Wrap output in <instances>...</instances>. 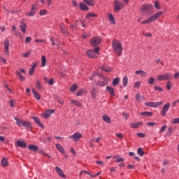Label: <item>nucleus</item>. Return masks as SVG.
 I'll return each mask as SVG.
<instances>
[{
    "label": "nucleus",
    "instance_id": "a878e982",
    "mask_svg": "<svg viewBox=\"0 0 179 179\" xmlns=\"http://www.w3.org/2000/svg\"><path fill=\"white\" fill-rule=\"evenodd\" d=\"M55 146H56L57 149L58 150H59V152H61V153L62 155L65 154V150H64V148L62 147V145H61L59 144H56Z\"/></svg>",
    "mask_w": 179,
    "mask_h": 179
},
{
    "label": "nucleus",
    "instance_id": "f8f14e48",
    "mask_svg": "<svg viewBox=\"0 0 179 179\" xmlns=\"http://www.w3.org/2000/svg\"><path fill=\"white\" fill-rule=\"evenodd\" d=\"M20 29L21 31L24 34H25L26 29H27V24H26V22H24L21 21V24H20Z\"/></svg>",
    "mask_w": 179,
    "mask_h": 179
},
{
    "label": "nucleus",
    "instance_id": "7c9ffc66",
    "mask_svg": "<svg viewBox=\"0 0 179 179\" xmlns=\"http://www.w3.org/2000/svg\"><path fill=\"white\" fill-rule=\"evenodd\" d=\"M83 2L89 6H94V0H83Z\"/></svg>",
    "mask_w": 179,
    "mask_h": 179
},
{
    "label": "nucleus",
    "instance_id": "4c0bfd02",
    "mask_svg": "<svg viewBox=\"0 0 179 179\" xmlns=\"http://www.w3.org/2000/svg\"><path fill=\"white\" fill-rule=\"evenodd\" d=\"M120 83V78H115L112 83L113 86H117Z\"/></svg>",
    "mask_w": 179,
    "mask_h": 179
},
{
    "label": "nucleus",
    "instance_id": "f3484780",
    "mask_svg": "<svg viewBox=\"0 0 179 179\" xmlns=\"http://www.w3.org/2000/svg\"><path fill=\"white\" fill-rule=\"evenodd\" d=\"M22 127L27 128V129H31V128H33V127L31 126V123H30V122L24 120Z\"/></svg>",
    "mask_w": 179,
    "mask_h": 179
},
{
    "label": "nucleus",
    "instance_id": "6e6d98bb",
    "mask_svg": "<svg viewBox=\"0 0 179 179\" xmlns=\"http://www.w3.org/2000/svg\"><path fill=\"white\" fill-rule=\"evenodd\" d=\"M139 86H141V81H137L136 83H135L134 84V87L136 89L138 87H139Z\"/></svg>",
    "mask_w": 179,
    "mask_h": 179
},
{
    "label": "nucleus",
    "instance_id": "393cba45",
    "mask_svg": "<svg viewBox=\"0 0 179 179\" xmlns=\"http://www.w3.org/2000/svg\"><path fill=\"white\" fill-rule=\"evenodd\" d=\"M101 71H104L105 72H111L113 69L110 66H102L101 68Z\"/></svg>",
    "mask_w": 179,
    "mask_h": 179
},
{
    "label": "nucleus",
    "instance_id": "79ce46f5",
    "mask_svg": "<svg viewBox=\"0 0 179 179\" xmlns=\"http://www.w3.org/2000/svg\"><path fill=\"white\" fill-rule=\"evenodd\" d=\"M36 87L39 90H41V89H42V87H41V82H40V80H36Z\"/></svg>",
    "mask_w": 179,
    "mask_h": 179
},
{
    "label": "nucleus",
    "instance_id": "09e8293b",
    "mask_svg": "<svg viewBox=\"0 0 179 179\" xmlns=\"http://www.w3.org/2000/svg\"><path fill=\"white\" fill-rule=\"evenodd\" d=\"M148 83H149V85H154L155 78H153V77L150 78L148 80Z\"/></svg>",
    "mask_w": 179,
    "mask_h": 179
},
{
    "label": "nucleus",
    "instance_id": "58836bf2",
    "mask_svg": "<svg viewBox=\"0 0 179 179\" xmlns=\"http://www.w3.org/2000/svg\"><path fill=\"white\" fill-rule=\"evenodd\" d=\"M90 17H97V15L93 13H89L86 15V19H89Z\"/></svg>",
    "mask_w": 179,
    "mask_h": 179
},
{
    "label": "nucleus",
    "instance_id": "bb28decb",
    "mask_svg": "<svg viewBox=\"0 0 179 179\" xmlns=\"http://www.w3.org/2000/svg\"><path fill=\"white\" fill-rule=\"evenodd\" d=\"M80 9L81 10H89V7L85 3H80Z\"/></svg>",
    "mask_w": 179,
    "mask_h": 179
},
{
    "label": "nucleus",
    "instance_id": "4468645a",
    "mask_svg": "<svg viewBox=\"0 0 179 179\" xmlns=\"http://www.w3.org/2000/svg\"><path fill=\"white\" fill-rule=\"evenodd\" d=\"M36 12H37V5L34 4L31 7V10L28 14L29 16H34L36 15Z\"/></svg>",
    "mask_w": 179,
    "mask_h": 179
},
{
    "label": "nucleus",
    "instance_id": "0eeeda50",
    "mask_svg": "<svg viewBox=\"0 0 179 179\" xmlns=\"http://www.w3.org/2000/svg\"><path fill=\"white\" fill-rule=\"evenodd\" d=\"M163 15L162 12L157 13L155 15L151 16L150 18H148V22L152 23V22H155V20H157L159 19V17Z\"/></svg>",
    "mask_w": 179,
    "mask_h": 179
},
{
    "label": "nucleus",
    "instance_id": "69168bd1",
    "mask_svg": "<svg viewBox=\"0 0 179 179\" xmlns=\"http://www.w3.org/2000/svg\"><path fill=\"white\" fill-rule=\"evenodd\" d=\"M137 136L140 138H145V134H143V133H137Z\"/></svg>",
    "mask_w": 179,
    "mask_h": 179
},
{
    "label": "nucleus",
    "instance_id": "6ab92c4d",
    "mask_svg": "<svg viewBox=\"0 0 179 179\" xmlns=\"http://www.w3.org/2000/svg\"><path fill=\"white\" fill-rule=\"evenodd\" d=\"M87 55L89 58H96V55H95L94 52L93 51V50H89L87 52Z\"/></svg>",
    "mask_w": 179,
    "mask_h": 179
},
{
    "label": "nucleus",
    "instance_id": "bf43d9fd",
    "mask_svg": "<svg viewBox=\"0 0 179 179\" xmlns=\"http://www.w3.org/2000/svg\"><path fill=\"white\" fill-rule=\"evenodd\" d=\"M116 136H117V138H119L120 139H122L124 135L122 134L116 133Z\"/></svg>",
    "mask_w": 179,
    "mask_h": 179
},
{
    "label": "nucleus",
    "instance_id": "dca6fc26",
    "mask_svg": "<svg viewBox=\"0 0 179 179\" xmlns=\"http://www.w3.org/2000/svg\"><path fill=\"white\" fill-rule=\"evenodd\" d=\"M14 120L16 121V124L17 125V127H23L24 120L17 117H15Z\"/></svg>",
    "mask_w": 179,
    "mask_h": 179
},
{
    "label": "nucleus",
    "instance_id": "ea45409f",
    "mask_svg": "<svg viewBox=\"0 0 179 179\" xmlns=\"http://www.w3.org/2000/svg\"><path fill=\"white\" fill-rule=\"evenodd\" d=\"M7 164H8V159H6V158H3L1 160V166L3 167H6Z\"/></svg>",
    "mask_w": 179,
    "mask_h": 179
},
{
    "label": "nucleus",
    "instance_id": "2eb2a0df",
    "mask_svg": "<svg viewBox=\"0 0 179 179\" xmlns=\"http://www.w3.org/2000/svg\"><path fill=\"white\" fill-rule=\"evenodd\" d=\"M32 120L40 127L41 128L44 129V124L40 122V119L38 117H32Z\"/></svg>",
    "mask_w": 179,
    "mask_h": 179
},
{
    "label": "nucleus",
    "instance_id": "2f4dec72",
    "mask_svg": "<svg viewBox=\"0 0 179 179\" xmlns=\"http://www.w3.org/2000/svg\"><path fill=\"white\" fill-rule=\"evenodd\" d=\"M106 89L109 92L110 94H111V96H115V92H114V88H113L112 87H110V86H107Z\"/></svg>",
    "mask_w": 179,
    "mask_h": 179
},
{
    "label": "nucleus",
    "instance_id": "423d86ee",
    "mask_svg": "<svg viewBox=\"0 0 179 179\" xmlns=\"http://www.w3.org/2000/svg\"><path fill=\"white\" fill-rule=\"evenodd\" d=\"M163 104V102H145V106L147 107H153L154 108H156V107H159V106H162Z\"/></svg>",
    "mask_w": 179,
    "mask_h": 179
},
{
    "label": "nucleus",
    "instance_id": "de8ad7c7",
    "mask_svg": "<svg viewBox=\"0 0 179 179\" xmlns=\"http://www.w3.org/2000/svg\"><path fill=\"white\" fill-rule=\"evenodd\" d=\"M78 89V85L74 84L71 88V92H75Z\"/></svg>",
    "mask_w": 179,
    "mask_h": 179
},
{
    "label": "nucleus",
    "instance_id": "5fc2aeb1",
    "mask_svg": "<svg viewBox=\"0 0 179 179\" xmlns=\"http://www.w3.org/2000/svg\"><path fill=\"white\" fill-rule=\"evenodd\" d=\"M172 124H179V117L173 119L172 120Z\"/></svg>",
    "mask_w": 179,
    "mask_h": 179
},
{
    "label": "nucleus",
    "instance_id": "f257e3e1",
    "mask_svg": "<svg viewBox=\"0 0 179 179\" xmlns=\"http://www.w3.org/2000/svg\"><path fill=\"white\" fill-rule=\"evenodd\" d=\"M112 47L113 48V51L117 57H120L122 54V45H121V42L113 40L112 42Z\"/></svg>",
    "mask_w": 179,
    "mask_h": 179
},
{
    "label": "nucleus",
    "instance_id": "c756f323",
    "mask_svg": "<svg viewBox=\"0 0 179 179\" xmlns=\"http://www.w3.org/2000/svg\"><path fill=\"white\" fill-rule=\"evenodd\" d=\"M32 92H33V94H34L35 99H36V100L41 99V96H40V94L37 92H36V90L34 89H32Z\"/></svg>",
    "mask_w": 179,
    "mask_h": 179
},
{
    "label": "nucleus",
    "instance_id": "1a4fd4ad",
    "mask_svg": "<svg viewBox=\"0 0 179 179\" xmlns=\"http://www.w3.org/2000/svg\"><path fill=\"white\" fill-rule=\"evenodd\" d=\"M169 108H170V103H169L164 105L162 110L161 115H162V117H165V115L167 113V111H169Z\"/></svg>",
    "mask_w": 179,
    "mask_h": 179
},
{
    "label": "nucleus",
    "instance_id": "c9c22d12",
    "mask_svg": "<svg viewBox=\"0 0 179 179\" xmlns=\"http://www.w3.org/2000/svg\"><path fill=\"white\" fill-rule=\"evenodd\" d=\"M136 75H141V76H145L146 75V72L142 70H138L135 71Z\"/></svg>",
    "mask_w": 179,
    "mask_h": 179
},
{
    "label": "nucleus",
    "instance_id": "c85d7f7f",
    "mask_svg": "<svg viewBox=\"0 0 179 179\" xmlns=\"http://www.w3.org/2000/svg\"><path fill=\"white\" fill-rule=\"evenodd\" d=\"M47 64V57L45 56H42L41 57V66L42 68H44Z\"/></svg>",
    "mask_w": 179,
    "mask_h": 179
},
{
    "label": "nucleus",
    "instance_id": "49530a36",
    "mask_svg": "<svg viewBox=\"0 0 179 179\" xmlns=\"http://www.w3.org/2000/svg\"><path fill=\"white\" fill-rule=\"evenodd\" d=\"M141 94H136L135 95V99L138 103H141Z\"/></svg>",
    "mask_w": 179,
    "mask_h": 179
},
{
    "label": "nucleus",
    "instance_id": "473e14b6",
    "mask_svg": "<svg viewBox=\"0 0 179 179\" xmlns=\"http://www.w3.org/2000/svg\"><path fill=\"white\" fill-rule=\"evenodd\" d=\"M70 101H71V103L74 104V106H76V107H80V106H82V103H80L79 101H78L76 100L71 99V100H70Z\"/></svg>",
    "mask_w": 179,
    "mask_h": 179
},
{
    "label": "nucleus",
    "instance_id": "a19ab883",
    "mask_svg": "<svg viewBox=\"0 0 179 179\" xmlns=\"http://www.w3.org/2000/svg\"><path fill=\"white\" fill-rule=\"evenodd\" d=\"M113 159H116V163H121V162H124V158H121V157H118V156H117V157H113Z\"/></svg>",
    "mask_w": 179,
    "mask_h": 179
},
{
    "label": "nucleus",
    "instance_id": "39448f33",
    "mask_svg": "<svg viewBox=\"0 0 179 179\" xmlns=\"http://www.w3.org/2000/svg\"><path fill=\"white\" fill-rule=\"evenodd\" d=\"M108 82H110V79L107 77H101L99 81L96 83V85H98V86H105Z\"/></svg>",
    "mask_w": 179,
    "mask_h": 179
},
{
    "label": "nucleus",
    "instance_id": "3c124183",
    "mask_svg": "<svg viewBox=\"0 0 179 179\" xmlns=\"http://www.w3.org/2000/svg\"><path fill=\"white\" fill-rule=\"evenodd\" d=\"M166 89H168V90H170L171 89V83L170 81H168L166 83Z\"/></svg>",
    "mask_w": 179,
    "mask_h": 179
},
{
    "label": "nucleus",
    "instance_id": "6e6552de",
    "mask_svg": "<svg viewBox=\"0 0 179 179\" xmlns=\"http://www.w3.org/2000/svg\"><path fill=\"white\" fill-rule=\"evenodd\" d=\"M69 138L73 139V141H74V142H78V141H79V139L82 138V134H80L79 132H76V133L73 134V135L70 136Z\"/></svg>",
    "mask_w": 179,
    "mask_h": 179
},
{
    "label": "nucleus",
    "instance_id": "9b49d317",
    "mask_svg": "<svg viewBox=\"0 0 179 179\" xmlns=\"http://www.w3.org/2000/svg\"><path fill=\"white\" fill-rule=\"evenodd\" d=\"M4 50L5 54L7 55V56H9V41L8 39H6L4 41Z\"/></svg>",
    "mask_w": 179,
    "mask_h": 179
},
{
    "label": "nucleus",
    "instance_id": "4be33fe9",
    "mask_svg": "<svg viewBox=\"0 0 179 179\" xmlns=\"http://www.w3.org/2000/svg\"><path fill=\"white\" fill-rule=\"evenodd\" d=\"M36 66H37V63H34L31 68L29 71V75H33L34 73Z\"/></svg>",
    "mask_w": 179,
    "mask_h": 179
},
{
    "label": "nucleus",
    "instance_id": "412c9836",
    "mask_svg": "<svg viewBox=\"0 0 179 179\" xmlns=\"http://www.w3.org/2000/svg\"><path fill=\"white\" fill-rule=\"evenodd\" d=\"M17 145L19 148H27V144H26L24 141H17Z\"/></svg>",
    "mask_w": 179,
    "mask_h": 179
},
{
    "label": "nucleus",
    "instance_id": "e433bc0d",
    "mask_svg": "<svg viewBox=\"0 0 179 179\" xmlns=\"http://www.w3.org/2000/svg\"><path fill=\"white\" fill-rule=\"evenodd\" d=\"M60 30L63 34H69L68 29H66V28L64 26H60Z\"/></svg>",
    "mask_w": 179,
    "mask_h": 179
},
{
    "label": "nucleus",
    "instance_id": "f03ea898",
    "mask_svg": "<svg viewBox=\"0 0 179 179\" xmlns=\"http://www.w3.org/2000/svg\"><path fill=\"white\" fill-rule=\"evenodd\" d=\"M123 8H124V4L118 0H115L114 1L115 12H118V10H121V9H123Z\"/></svg>",
    "mask_w": 179,
    "mask_h": 179
},
{
    "label": "nucleus",
    "instance_id": "864d4df0",
    "mask_svg": "<svg viewBox=\"0 0 179 179\" xmlns=\"http://www.w3.org/2000/svg\"><path fill=\"white\" fill-rule=\"evenodd\" d=\"M39 13H40L41 16H44V15H47V10H41Z\"/></svg>",
    "mask_w": 179,
    "mask_h": 179
},
{
    "label": "nucleus",
    "instance_id": "aec40b11",
    "mask_svg": "<svg viewBox=\"0 0 179 179\" xmlns=\"http://www.w3.org/2000/svg\"><path fill=\"white\" fill-rule=\"evenodd\" d=\"M143 122H133L130 124L131 128H139V126L142 125Z\"/></svg>",
    "mask_w": 179,
    "mask_h": 179
},
{
    "label": "nucleus",
    "instance_id": "72a5a7b5",
    "mask_svg": "<svg viewBox=\"0 0 179 179\" xmlns=\"http://www.w3.org/2000/svg\"><path fill=\"white\" fill-rule=\"evenodd\" d=\"M141 115H143V117H152L153 113H152V112H142Z\"/></svg>",
    "mask_w": 179,
    "mask_h": 179
},
{
    "label": "nucleus",
    "instance_id": "f704fd0d",
    "mask_svg": "<svg viewBox=\"0 0 179 179\" xmlns=\"http://www.w3.org/2000/svg\"><path fill=\"white\" fill-rule=\"evenodd\" d=\"M122 83H123V86L124 87H127V85H128V77H127V76L123 77Z\"/></svg>",
    "mask_w": 179,
    "mask_h": 179
},
{
    "label": "nucleus",
    "instance_id": "774afa93",
    "mask_svg": "<svg viewBox=\"0 0 179 179\" xmlns=\"http://www.w3.org/2000/svg\"><path fill=\"white\" fill-rule=\"evenodd\" d=\"M174 78H175V79H178V78H179V72H177V73H175Z\"/></svg>",
    "mask_w": 179,
    "mask_h": 179
},
{
    "label": "nucleus",
    "instance_id": "37998d69",
    "mask_svg": "<svg viewBox=\"0 0 179 179\" xmlns=\"http://www.w3.org/2000/svg\"><path fill=\"white\" fill-rule=\"evenodd\" d=\"M84 173V174H88V176H90L91 177H97V176H100V173H98L95 175H92L90 174V173L86 171H83V173Z\"/></svg>",
    "mask_w": 179,
    "mask_h": 179
},
{
    "label": "nucleus",
    "instance_id": "cd10ccee",
    "mask_svg": "<svg viewBox=\"0 0 179 179\" xmlns=\"http://www.w3.org/2000/svg\"><path fill=\"white\" fill-rule=\"evenodd\" d=\"M102 118L107 124H111V119L107 115H104Z\"/></svg>",
    "mask_w": 179,
    "mask_h": 179
},
{
    "label": "nucleus",
    "instance_id": "ddd939ff",
    "mask_svg": "<svg viewBox=\"0 0 179 179\" xmlns=\"http://www.w3.org/2000/svg\"><path fill=\"white\" fill-rule=\"evenodd\" d=\"M55 171L59 174V176L60 177H62V178H66V176H65V174H64V172L59 167L55 166Z\"/></svg>",
    "mask_w": 179,
    "mask_h": 179
},
{
    "label": "nucleus",
    "instance_id": "052dcab7",
    "mask_svg": "<svg viewBox=\"0 0 179 179\" xmlns=\"http://www.w3.org/2000/svg\"><path fill=\"white\" fill-rule=\"evenodd\" d=\"M36 43H45V39H36Z\"/></svg>",
    "mask_w": 179,
    "mask_h": 179
},
{
    "label": "nucleus",
    "instance_id": "7ed1b4c3",
    "mask_svg": "<svg viewBox=\"0 0 179 179\" xmlns=\"http://www.w3.org/2000/svg\"><path fill=\"white\" fill-rule=\"evenodd\" d=\"M172 78L171 74L164 73L158 76L157 80H170Z\"/></svg>",
    "mask_w": 179,
    "mask_h": 179
},
{
    "label": "nucleus",
    "instance_id": "13d9d810",
    "mask_svg": "<svg viewBox=\"0 0 179 179\" xmlns=\"http://www.w3.org/2000/svg\"><path fill=\"white\" fill-rule=\"evenodd\" d=\"M16 101H15V99H13L10 101V107H15V103Z\"/></svg>",
    "mask_w": 179,
    "mask_h": 179
},
{
    "label": "nucleus",
    "instance_id": "603ef678",
    "mask_svg": "<svg viewBox=\"0 0 179 179\" xmlns=\"http://www.w3.org/2000/svg\"><path fill=\"white\" fill-rule=\"evenodd\" d=\"M99 51H100V48L99 47L94 48L93 50L94 54H99Z\"/></svg>",
    "mask_w": 179,
    "mask_h": 179
},
{
    "label": "nucleus",
    "instance_id": "9d476101",
    "mask_svg": "<svg viewBox=\"0 0 179 179\" xmlns=\"http://www.w3.org/2000/svg\"><path fill=\"white\" fill-rule=\"evenodd\" d=\"M152 8H153V6H152L151 4L143 5L141 6V12L145 13L149 10H152Z\"/></svg>",
    "mask_w": 179,
    "mask_h": 179
},
{
    "label": "nucleus",
    "instance_id": "a211bd4d",
    "mask_svg": "<svg viewBox=\"0 0 179 179\" xmlns=\"http://www.w3.org/2000/svg\"><path fill=\"white\" fill-rule=\"evenodd\" d=\"M51 114H54V110H47L44 113L43 117H44V118H50V117H51Z\"/></svg>",
    "mask_w": 179,
    "mask_h": 179
},
{
    "label": "nucleus",
    "instance_id": "680f3d73",
    "mask_svg": "<svg viewBox=\"0 0 179 179\" xmlns=\"http://www.w3.org/2000/svg\"><path fill=\"white\" fill-rule=\"evenodd\" d=\"M82 94H83V90L78 91L77 96H82Z\"/></svg>",
    "mask_w": 179,
    "mask_h": 179
},
{
    "label": "nucleus",
    "instance_id": "8fccbe9b",
    "mask_svg": "<svg viewBox=\"0 0 179 179\" xmlns=\"http://www.w3.org/2000/svg\"><path fill=\"white\" fill-rule=\"evenodd\" d=\"M30 41H31V38L30 36H27L25 39V44H29V43H30Z\"/></svg>",
    "mask_w": 179,
    "mask_h": 179
},
{
    "label": "nucleus",
    "instance_id": "c03bdc74",
    "mask_svg": "<svg viewBox=\"0 0 179 179\" xmlns=\"http://www.w3.org/2000/svg\"><path fill=\"white\" fill-rule=\"evenodd\" d=\"M137 153L138 155H139V156H143V155H145V152H143L142 148H140L138 149V151H137Z\"/></svg>",
    "mask_w": 179,
    "mask_h": 179
},
{
    "label": "nucleus",
    "instance_id": "338daca9",
    "mask_svg": "<svg viewBox=\"0 0 179 179\" xmlns=\"http://www.w3.org/2000/svg\"><path fill=\"white\" fill-rule=\"evenodd\" d=\"M48 84L52 85H54V79H50L48 80Z\"/></svg>",
    "mask_w": 179,
    "mask_h": 179
},
{
    "label": "nucleus",
    "instance_id": "b1692460",
    "mask_svg": "<svg viewBox=\"0 0 179 179\" xmlns=\"http://www.w3.org/2000/svg\"><path fill=\"white\" fill-rule=\"evenodd\" d=\"M28 149H29V150H32L33 152H37V150H38V147L35 145H29L28 146Z\"/></svg>",
    "mask_w": 179,
    "mask_h": 179
},
{
    "label": "nucleus",
    "instance_id": "20e7f679",
    "mask_svg": "<svg viewBox=\"0 0 179 179\" xmlns=\"http://www.w3.org/2000/svg\"><path fill=\"white\" fill-rule=\"evenodd\" d=\"M101 43V38L99 36H94L90 40V44L92 47H96V45H99Z\"/></svg>",
    "mask_w": 179,
    "mask_h": 179
},
{
    "label": "nucleus",
    "instance_id": "0e129e2a",
    "mask_svg": "<svg viewBox=\"0 0 179 179\" xmlns=\"http://www.w3.org/2000/svg\"><path fill=\"white\" fill-rule=\"evenodd\" d=\"M167 128V126H163L161 129H160V132H164V131H166V129Z\"/></svg>",
    "mask_w": 179,
    "mask_h": 179
},
{
    "label": "nucleus",
    "instance_id": "5701e85b",
    "mask_svg": "<svg viewBox=\"0 0 179 179\" xmlns=\"http://www.w3.org/2000/svg\"><path fill=\"white\" fill-rule=\"evenodd\" d=\"M108 17L112 24H115V18H114V15H113V14H108Z\"/></svg>",
    "mask_w": 179,
    "mask_h": 179
},
{
    "label": "nucleus",
    "instance_id": "a18cd8bd",
    "mask_svg": "<svg viewBox=\"0 0 179 179\" xmlns=\"http://www.w3.org/2000/svg\"><path fill=\"white\" fill-rule=\"evenodd\" d=\"M16 74L19 76L20 80L21 82H23V80H24L25 78H24V77H23V76H22V73H20V72L16 71Z\"/></svg>",
    "mask_w": 179,
    "mask_h": 179
},
{
    "label": "nucleus",
    "instance_id": "e2e57ef3",
    "mask_svg": "<svg viewBox=\"0 0 179 179\" xmlns=\"http://www.w3.org/2000/svg\"><path fill=\"white\" fill-rule=\"evenodd\" d=\"M155 7L156 8V9H160V6H159V2L156 1L155 3Z\"/></svg>",
    "mask_w": 179,
    "mask_h": 179
},
{
    "label": "nucleus",
    "instance_id": "4d7b16f0",
    "mask_svg": "<svg viewBox=\"0 0 179 179\" xmlns=\"http://www.w3.org/2000/svg\"><path fill=\"white\" fill-rule=\"evenodd\" d=\"M154 89L155 90H158L159 92H163V88L161 87L155 86Z\"/></svg>",
    "mask_w": 179,
    "mask_h": 179
}]
</instances>
